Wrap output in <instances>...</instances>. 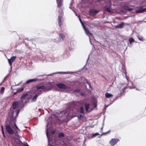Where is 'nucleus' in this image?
Instances as JSON below:
<instances>
[{
    "label": "nucleus",
    "mask_w": 146,
    "mask_h": 146,
    "mask_svg": "<svg viewBox=\"0 0 146 146\" xmlns=\"http://www.w3.org/2000/svg\"><path fill=\"white\" fill-rule=\"evenodd\" d=\"M13 109L11 108V110L9 112V115L10 117H11V119L13 120L14 123V125L16 129L15 128L16 131H17L18 130H19L18 127L16 124L15 121L16 117L18 115L20 109L19 107L18 103L17 102L14 103L13 106Z\"/></svg>",
    "instance_id": "nucleus-1"
},
{
    "label": "nucleus",
    "mask_w": 146,
    "mask_h": 146,
    "mask_svg": "<svg viewBox=\"0 0 146 146\" xmlns=\"http://www.w3.org/2000/svg\"><path fill=\"white\" fill-rule=\"evenodd\" d=\"M50 89L47 84L44 85H39L36 86V94L33 97L32 99V102H35L37 97L43 92L49 90Z\"/></svg>",
    "instance_id": "nucleus-2"
},
{
    "label": "nucleus",
    "mask_w": 146,
    "mask_h": 146,
    "mask_svg": "<svg viewBox=\"0 0 146 146\" xmlns=\"http://www.w3.org/2000/svg\"><path fill=\"white\" fill-rule=\"evenodd\" d=\"M79 19L80 22V23H81V24L82 26V27L84 28V30L85 31V33H86V35H88L89 36V37L90 40V36L88 34H90L91 36L92 35V34L91 33H90L89 32V31H88L87 28H86V27H85V25H84L82 22V21L81 19L80 18H79Z\"/></svg>",
    "instance_id": "nucleus-3"
},
{
    "label": "nucleus",
    "mask_w": 146,
    "mask_h": 146,
    "mask_svg": "<svg viewBox=\"0 0 146 146\" xmlns=\"http://www.w3.org/2000/svg\"><path fill=\"white\" fill-rule=\"evenodd\" d=\"M74 113V112L72 110H70L69 111H66V112L65 111H62L61 113V114H65L66 115V116H71L72 117H73L75 116V115L73 114Z\"/></svg>",
    "instance_id": "nucleus-4"
},
{
    "label": "nucleus",
    "mask_w": 146,
    "mask_h": 146,
    "mask_svg": "<svg viewBox=\"0 0 146 146\" xmlns=\"http://www.w3.org/2000/svg\"><path fill=\"white\" fill-rule=\"evenodd\" d=\"M17 57L16 56H13L11 57L10 59H8V62L11 67V69L12 68V63L14 62L16 59Z\"/></svg>",
    "instance_id": "nucleus-5"
},
{
    "label": "nucleus",
    "mask_w": 146,
    "mask_h": 146,
    "mask_svg": "<svg viewBox=\"0 0 146 146\" xmlns=\"http://www.w3.org/2000/svg\"><path fill=\"white\" fill-rule=\"evenodd\" d=\"M6 129L7 131L10 134L12 135L14 133V132L13 130L9 125H6Z\"/></svg>",
    "instance_id": "nucleus-6"
},
{
    "label": "nucleus",
    "mask_w": 146,
    "mask_h": 146,
    "mask_svg": "<svg viewBox=\"0 0 146 146\" xmlns=\"http://www.w3.org/2000/svg\"><path fill=\"white\" fill-rule=\"evenodd\" d=\"M119 139H112L109 143L111 146H114L119 141Z\"/></svg>",
    "instance_id": "nucleus-7"
},
{
    "label": "nucleus",
    "mask_w": 146,
    "mask_h": 146,
    "mask_svg": "<svg viewBox=\"0 0 146 146\" xmlns=\"http://www.w3.org/2000/svg\"><path fill=\"white\" fill-rule=\"evenodd\" d=\"M65 35L62 34H60L58 38L55 42H56L62 41L65 38Z\"/></svg>",
    "instance_id": "nucleus-8"
},
{
    "label": "nucleus",
    "mask_w": 146,
    "mask_h": 146,
    "mask_svg": "<svg viewBox=\"0 0 146 146\" xmlns=\"http://www.w3.org/2000/svg\"><path fill=\"white\" fill-rule=\"evenodd\" d=\"M56 86L59 88L62 89H66L68 87L62 83H59L56 84Z\"/></svg>",
    "instance_id": "nucleus-9"
},
{
    "label": "nucleus",
    "mask_w": 146,
    "mask_h": 146,
    "mask_svg": "<svg viewBox=\"0 0 146 146\" xmlns=\"http://www.w3.org/2000/svg\"><path fill=\"white\" fill-rule=\"evenodd\" d=\"M85 107L86 111L87 112L90 111L92 110L91 106L89 104H86Z\"/></svg>",
    "instance_id": "nucleus-10"
},
{
    "label": "nucleus",
    "mask_w": 146,
    "mask_h": 146,
    "mask_svg": "<svg viewBox=\"0 0 146 146\" xmlns=\"http://www.w3.org/2000/svg\"><path fill=\"white\" fill-rule=\"evenodd\" d=\"M84 115V108L82 107L80 108V112L79 115L78 116V118L79 119H81V118L83 117Z\"/></svg>",
    "instance_id": "nucleus-11"
},
{
    "label": "nucleus",
    "mask_w": 146,
    "mask_h": 146,
    "mask_svg": "<svg viewBox=\"0 0 146 146\" xmlns=\"http://www.w3.org/2000/svg\"><path fill=\"white\" fill-rule=\"evenodd\" d=\"M60 16H58V23L59 25L60 26H61L62 25V22L61 19L62 18V12L61 11L60 13Z\"/></svg>",
    "instance_id": "nucleus-12"
},
{
    "label": "nucleus",
    "mask_w": 146,
    "mask_h": 146,
    "mask_svg": "<svg viewBox=\"0 0 146 146\" xmlns=\"http://www.w3.org/2000/svg\"><path fill=\"white\" fill-rule=\"evenodd\" d=\"M124 23H125L124 22H122L120 24H119V25L117 26H116L115 27L116 28H122L124 27Z\"/></svg>",
    "instance_id": "nucleus-13"
},
{
    "label": "nucleus",
    "mask_w": 146,
    "mask_h": 146,
    "mask_svg": "<svg viewBox=\"0 0 146 146\" xmlns=\"http://www.w3.org/2000/svg\"><path fill=\"white\" fill-rule=\"evenodd\" d=\"M56 1L58 5V7L60 8L62 5V0H56Z\"/></svg>",
    "instance_id": "nucleus-14"
},
{
    "label": "nucleus",
    "mask_w": 146,
    "mask_h": 146,
    "mask_svg": "<svg viewBox=\"0 0 146 146\" xmlns=\"http://www.w3.org/2000/svg\"><path fill=\"white\" fill-rule=\"evenodd\" d=\"M38 79L35 78L33 79H31L27 80L26 82V83L28 84L29 83L32 82H34L37 81L38 80Z\"/></svg>",
    "instance_id": "nucleus-15"
},
{
    "label": "nucleus",
    "mask_w": 146,
    "mask_h": 146,
    "mask_svg": "<svg viewBox=\"0 0 146 146\" xmlns=\"http://www.w3.org/2000/svg\"><path fill=\"white\" fill-rule=\"evenodd\" d=\"M28 97V95L27 94H24L21 97V99L22 100V101L23 102L24 100L27 98Z\"/></svg>",
    "instance_id": "nucleus-16"
},
{
    "label": "nucleus",
    "mask_w": 146,
    "mask_h": 146,
    "mask_svg": "<svg viewBox=\"0 0 146 146\" xmlns=\"http://www.w3.org/2000/svg\"><path fill=\"white\" fill-rule=\"evenodd\" d=\"M105 96L107 98H110L113 96V95L107 92L105 94Z\"/></svg>",
    "instance_id": "nucleus-17"
},
{
    "label": "nucleus",
    "mask_w": 146,
    "mask_h": 146,
    "mask_svg": "<svg viewBox=\"0 0 146 146\" xmlns=\"http://www.w3.org/2000/svg\"><path fill=\"white\" fill-rule=\"evenodd\" d=\"M4 91L5 88L3 87H2L0 91V93L1 94H3L4 93Z\"/></svg>",
    "instance_id": "nucleus-18"
},
{
    "label": "nucleus",
    "mask_w": 146,
    "mask_h": 146,
    "mask_svg": "<svg viewBox=\"0 0 146 146\" xmlns=\"http://www.w3.org/2000/svg\"><path fill=\"white\" fill-rule=\"evenodd\" d=\"M91 12L94 14H96L97 13L98 11L96 10L93 9L91 10Z\"/></svg>",
    "instance_id": "nucleus-19"
},
{
    "label": "nucleus",
    "mask_w": 146,
    "mask_h": 146,
    "mask_svg": "<svg viewBox=\"0 0 146 146\" xmlns=\"http://www.w3.org/2000/svg\"><path fill=\"white\" fill-rule=\"evenodd\" d=\"M64 136V134L62 133H60L58 134V137L59 138H62Z\"/></svg>",
    "instance_id": "nucleus-20"
},
{
    "label": "nucleus",
    "mask_w": 146,
    "mask_h": 146,
    "mask_svg": "<svg viewBox=\"0 0 146 146\" xmlns=\"http://www.w3.org/2000/svg\"><path fill=\"white\" fill-rule=\"evenodd\" d=\"M23 90V87H21L20 88H19L17 90V92H18V93L22 91Z\"/></svg>",
    "instance_id": "nucleus-21"
},
{
    "label": "nucleus",
    "mask_w": 146,
    "mask_h": 146,
    "mask_svg": "<svg viewBox=\"0 0 146 146\" xmlns=\"http://www.w3.org/2000/svg\"><path fill=\"white\" fill-rule=\"evenodd\" d=\"M137 37L141 41H143L144 40V39L142 36H137Z\"/></svg>",
    "instance_id": "nucleus-22"
},
{
    "label": "nucleus",
    "mask_w": 146,
    "mask_h": 146,
    "mask_svg": "<svg viewBox=\"0 0 146 146\" xmlns=\"http://www.w3.org/2000/svg\"><path fill=\"white\" fill-rule=\"evenodd\" d=\"M129 42L130 44H131L132 42L134 41V40L132 38H130L129 39Z\"/></svg>",
    "instance_id": "nucleus-23"
},
{
    "label": "nucleus",
    "mask_w": 146,
    "mask_h": 146,
    "mask_svg": "<svg viewBox=\"0 0 146 146\" xmlns=\"http://www.w3.org/2000/svg\"><path fill=\"white\" fill-rule=\"evenodd\" d=\"M136 13H143V11L142 9L139 10L137 11H136Z\"/></svg>",
    "instance_id": "nucleus-24"
},
{
    "label": "nucleus",
    "mask_w": 146,
    "mask_h": 146,
    "mask_svg": "<svg viewBox=\"0 0 146 146\" xmlns=\"http://www.w3.org/2000/svg\"><path fill=\"white\" fill-rule=\"evenodd\" d=\"M1 129H2V132L3 135V136H4V137H5V135L4 133V129H3V125H1Z\"/></svg>",
    "instance_id": "nucleus-25"
},
{
    "label": "nucleus",
    "mask_w": 146,
    "mask_h": 146,
    "mask_svg": "<svg viewBox=\"0 0 146 146\" xmlns=\"http://www.w3.org/2000/svg\"><path fill=\"white\" fill-rule=\"evenodd\" d=\"M60 73H62L63 74H66L67 73L66 72H57L56 73H53V74H60Z\"/></svg>",
    "instance_id": "nucleus-26"
},
{
    "label": "nucleus",
    "mask_w": 146,
    "mask_h": 146,
    "mask_svg": "<svg viewBox=\"0 0 146 146\" xmlns=\"http://www.w3.org/2000/svg\"><path fill=\"white\" fill-rule=\"evenodd\" d=\"M107 10L109 12H111V10L110 7H108L106 8Z\"/></svg>",
    "instance_id": "nucleus-27"
},
{
    "label": "nucleus",
    "mask_w": 146,
    "mask_h": 146,
    "mask_svg": "<svg viewBox=\"0 0 146 146\" xmlns=\"http://www.w3.org/2000/svg\"><path fill=\"white\" fill-rule=\"evenodd\" d=\"M99 134L98 133H96L94 134H93L92 136L93 137H95L96 136L99 135Z\"/></svg>",
    "instance_id": "nucleus-28"
},
{
    "label": "nucleus",
    "mask_w": 146,
    "mask_h": 146,
    "mask_svg": "<svg viewBox=\"0 0 146 146\" xmlns=\"http://www.w3.org/2000/svg\"><path fill=\"white\" fill-rule=\"evenodd\" d=\"M97 101L95 100V102H94V107H96V106H97V105L96 104V103H97Z\"/></svg>",
    "instance_id": "nucleus-29"
},
{
    "label": "nucleus",
    "mask_w": 146,
    "mask_h": 146,
    "mask_svg": "<svg viewBox=\"0 0 146 146\" xmlns=\"http://www.w3.org/2000/svg\"><path fill=\"white\" fill-rule=\"evenodd\" d=\"M8 75H7V76H6L5 78H4V79H3V80L2 82V83H1L0 84V85H1L2 84V83H3L4 82V81H5V79L6 78H7V77H8Z\"/></svg>",
    "instance_id": "nucleus-30"
},
{
    "label": "nucleus",
    "mask_w": 146,
    "mask_h": 146,
    "mask_svg": "<svg viewBox=\"0 0 146 146\" xmlns=\"http://www.w3.org/2000/svg\"><path fill=\"white\" fill-rule=\"evenodd\" d=\"M66 139L67 140H68L70 141L71 139V138L69 137H66Z\"/></svg>",
    "instance_id": "nucleus-31"
},
{
    "label": "nucleus",
    "mask_w": 146,
    "mask_h": 146,
    "mask_svg": "<svg viewBox=\"0 0 146 146\" xmlns=\"http://www.w3.org/2000/svg\"><path fill=\"white\" fill-rule=\"evenodd\" d=\"M142 10L143 11V13L145 12H146V8L142 9Z\"/></svg>",
    "instance_id": "nucleus-32"
},
{
    "label": "nucleus",
    "mask_w": 146,
    "mask_h": 146,
    "mask_svg": "<svg viewBox=\"0 0 146 146\" xmlns=\"http://www.w3.org/2000/svg\"><path fill=\"white\" fill-rule=\"evenodd\" d=\"M72 3H71L70 4L71 6L69 7L70 8L72 9V10H73V9L72 8Z\"/></svg>",
    "instance_id": "nucleus-33"
},
{
    "label": "nucleus",
    "mask_w": 146,
    "mask_h": 146,
    "mask_svg": "<svg viewBox=\"0 0 146 146\" xmlns=\"http://www.w3.org/2000/svg\"><path fill=\"white\" fill-rule=\"evenodd\" d=\"M46 135H47V137H48V129H46Z\"/></svg>",
    "instance_id": "nucleus-34"
},
{
    "label": "nucleus",
    "mask_w": 146,
    "mask_h": 146,
    "mask_svg": "<svg viewBox=\"0 0 146 146\" xmlns=\"http://www.w3.org/2000/svg\"><path fill=\"white\" fill-rule=\"evenodd\" d=\"M24 145H25V146H28V145L27 143H26Z\"/></svg>",
    "instance_id": "nucleus-35"
},
{
    "label": "nucleus",
    "mask_w": 146,
    "mask_h": 146,
    "mask_svg": "<svg viewBox=\"0 0 146 146\" xmlns=\"http://www.w3.org/2000/svg\"><path fill=\"white\" fill-rule=\"evenodd\" d=\"M18 93V92H17V91L16 92H14V95H15V94H16Z\"/></svg>",
    "instance_id": "nucleus-36"
},
{
    "label": "nucleus",
    "mask_w": 146,
    "mask_h": 146,
    "mask_svg": "<svg viewBox=\"0 0 146 146\" xmlns=\"http://www.w3.org/2000/svg\"><path fill=\"white\" fill-rule=\"evenodd\" d=\"M128 10H129V11H131V10H132V9L131 8H129V9H128Z\"/></svg>",
    "instance_id": "nucleus-37"
},
{
    "label": "nucleus",
    "mask_w": 146,
    "mask_h": 146,
    "mask_svg": "<svg viewBox=\"0 0 146 146\" xmlns=\"http://www.w3.org/2000/svg\"><path fill=\"white\" fill-rule=\"evenodd\" d=\"M129 87L130 88H135L134 87H133V88L131 87V86H129Z\"/></svg>",
    "instance_id": "nucleus-38"
},
{
    "label": "nucleus",
    "mask_w": 146,
    "mask_h": 146,
    "mask_svg": "<svg viewBox=\"0 0 146 146\" xmlns=\"http://www.w3.org/2000/svg\"><path fill=\"white\" fill-rule=\"evenodd\" d=\"M113 102V101H112L110 103V104H112Z\"/></svg>",
    "instance_id": "nucleus-39"
},
{
    "label": "nucleus",
    "mask_w": 146,
    "mask_h": 146,
    "mask_svg": "<svg viewBox=\"0 0 146 146\" xmlns=\"http://www.w3.org/2000/svg\"><path fill=\"white\" fill-rule=\"evenodd\" d=\"M109 105H108L107 106H106V108H107Z\"/></svg>",
    "instance_id": "nucleus-40"
},
{
    "label": "nucleus",
    "mask_w": 146,
    "mask_h": 146,
    "mask_svg": "<svg viewBox=\"0 0 146 146\" xmlns=\"http://www.w3.org/2000/svg\"><path fill=\"white\" fill-rule=\"evenodd\" d=\"M49 124L48 123L47 124V127H48V125Z\"/></svg>",
    "instance_id": "nucleus-41"
},
{
    "label": "nucleus",
    "mask_w": 146,
    "mask_h": 146,
    "mask_svg": "<svg viewBox=\"0 0 146 146\" xmlns=\"http://www.w3.org/2000/svg\"><path fill=\"white\" fill-rule=\"evenodd\" d=\"M126 78L128 80V79L127 77H126Z\"/></svg>",
    "instance_id": "nucleus-42"
},
{
    "label": "nucleus",
    "mask_w": 146,
    "mask_h": 146,
    "mask_svg": "<svg viewBox=\"0 0 146 146\" xmlns=\"http://www.w3.org/2000/svg\"><path fill=\"white\" fill-rule=\"evenodd\" d=\"M54 133V132H53V133Z\"/></svg>",
    "instance_id": "nucleus-43"
},
{
    "label": "nucleus",
    "mask_w": 146,
    "mask_h": 146,
    "mask_svg": "<svg viewBox=\"0 0 146 146\" xmlns=\"http://www.w3.org/2000/svg\"><path fill=\"white\" fill-rule=\"evenodd\" d=\"M29 146V145L28 146Z\"/></svg>",
    "instance_id": "nucleus-44"
}]
</instances>
